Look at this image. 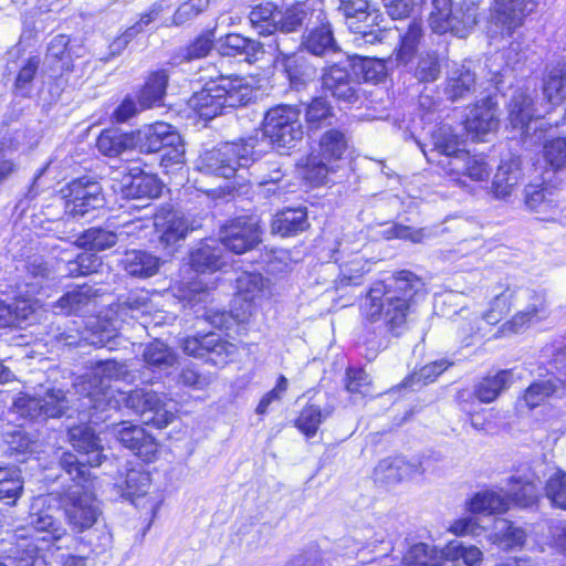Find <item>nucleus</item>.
<instances>
[{
  "label": "nucleus",
  "instance_id": "obj_1",
  "mask_svg": "<svg viewBox=\"0 0 566 566\" xmlns=\"http://www.w3.org/2000/svg\"><path fill=\"white\" fill-rule=\"evenodd\" d=\"M490 303V308L483 313L482 319L489 325L499 323L514 306L525 307L518 311L506 323L509 328L516 333L526 324L546 316V301L544 294L527 287L503 286L500 284Z\"/></svg>",
  "mask_w": 566,
  "mask_h": 566
},
{
  "label": "nucleus",
  "instance_id": "obj_2",
  "mask_svg": "<svg viewBox=\"0 0 566 566\" xmlns=\"http://www.w3.org/2000/svg\"><path fill=\"white\" fill-rule=\"evenodd\" d=\"M253 96V87L243 77H220L196 92L189 99V107L200 118L209 120L222 114L223 109L247 105Z\"/></svg>",
  "mask_w": 566,
  "mask_h": 566
},
{
  "label": "nucleus",
  "instance_id": "obj_3",
  "mask_svg": "<svg viewBox=\"0 0 566 566\" xmlns=\"http://www.w3.org/2000/svg\"><path fill=\"white\" fill-rule=\"evenodd\" d=\"M253 149L254 140L251 138L206 150L198 159V170L223 178L234 177L239 169L248 167L253 161Z\"/></svg>",
  "mask_w": 566,
  "mask_h": 566
},
{
  "label": "nucleus",
  "instance_id": "obj_4",
  "mask_svg": "<svg viewBox=\"0 0 566 566\" xmlns=\"http://www.w3.org/2000/svg\"><path fill=\"white\" fill-rule=\"evenodd\" d=\"M431 4L429 24L436 33L465 38L476 23L478 9L473 4L454 8L451 0H431Z\"/></svg>",
  "mask_w": 566,
  "mask_h": 566
},
{
  "label": "nucleus",
  "instance_id": "obj_5",
  "mask_svg": "<svg viewBox=\"0 0 566 566\" xmlns=\"http://www.w3.org/2000/svg\"><path fill=\"white\" fill-rule=\"evenodd\" d=\"M125 406L145 417V422L158 429L166 428L176 418L171 399L157 391L137 388L125 394Z\"/></svg>",
  "mask_w": 566,
  "mask_h": 566
},
{
  "label": "nucleus",
  "instance_id": "obj_6",
  "mask_svg": "<svg viewBox=\"0 0 566 566\" xmlns=\"http://www.w3.org/2000/svg\"><path fill=\"white\" fill-rule=\"evenodd\" d=\"M541 0H494L488 20L491 38L511 36L535 12Z\"/></svg>",
  "mask_w": 566,
  "mask_h": 566
},
{
  "label": "nucleus",
  "instance_id": "obj_7",
  "mask_svg": "<svg viewBox=\"0 0 566 566\" xmlns=\"http://www.w3.org/2000/svg\"><path fill=\"white\" fill-rule=\"evenodd\" d=\"M300 114V108L292 105L270 108L263 119L264 136L277 147H291L303 137Z\"/></svg>",
  "mask_w": 566,
  "mask_h": 566
},
{
  "label": "nucleus",
  "instance_id": "obj_8",
  "mask_svg": "<svg viewBox=\"0 0 566 566\" xmlns=\"http://www.w3.org/2000/svg\"><path fill=\"white\" fill-rule=\"evenodd\" d=\"M524 205L542 222L566 226V199L560 198L555 187L547 185H526Z\"/></svg>",
  "mask_w": 566,
  "mask_h": 566
},
{
  "label": "nucleus",
  "instance_id": "obj_9",
  "mask_svg": "<svg viewBox=\"0 0 566 566\" xmlns=\"http://www.w3.org/2000/svg\"><path fill=\"white\" fill-rule=\"evenodd\" d=\"M65 518L73 531L82 533L91 528L101 515L97 500L92 492L75 488L61 497Z\"/></svg>",
  "mask_w": 566,
  "mask_h": 566
},
{
  "label": "nucleus",
  "instance_id": "obj_10",
  "mask_svg": "<svg viewBox=\"0 0 566 566\" xmlns=\"http://www.w3.org/2000/svg\"><path fill=\"white\" fill-rule=\"evenodd\" d=\"M370 306L368 315L371 319L382 316L386 326L395 334H399L405 324L410 304L407 298H400L394 293H384L381 284L370 289L368 294Z\"/></svg>",
  "mask_w": 566,
  "mask_h": 566
},
{
  "label": "nucleus",
  "instance_id": "obj_11",
  "mask_svg": "<svg viewBox=\"0 0 566 566\" xmlns=\"http://www.w3.org/2000/svg\"><path fill=\"white\" fill-rule=\"evenodd\" d=\"M62 192L65 198V213L72 217H84L104 205L101 185L88 177L72 180Z\"/></svg>",
  "mask_w": 566,
  "mask_h": 566
},
{
  "label": "nucleus",
  "instance_id": "obj_12",
  "mask_svg": "<svg viewBox=\"0 0 566 566\" xmlns=\"http://www.w3.org/2000/svg\"><path fill=\"white\" fill-rule=\"evenodd\" d=\"M56 513L57 511L52 507L50 497L46 495L35 497L31 504L29 526L39 535L38 539L46 547L55 544L67 534V530L63 526Z\"/></svg>",
  "mask_w": 566,
  "mask_h": 566
},
{
  "label": "nucleus",
  "instance_id": "obj_13",
  "mask_svg": "<svg viewBox=\"0 0 566 566\" xmlns=\"http://www.w3.org/2000/svg\"><path fill=\"white\" fill-rule=\"evenodd\" d=\"M297 48L296 40L279 36L276 39L277 55L274 63L286 74L291 86L301 90L313 78L315 71L304 56L292 52Z\"/></svg>",
  "mask_w": 566,
  "mask_h": 566
},
{
  "label": "nucleus",
  "instance_id": "obj_14",
  "mask_svg": "<svg viewBox=\"0 0 566 566\" xmlns=\"http://www.w3.org/2000/svg\"><path fill=\"white\" fill-rule=\"evenodd\" d=\"M116 486L136 507L149 510L153 515L161 504V495L157 491H150L149 473L142 469L128 470L125 478L116 482Z\"/></svg>",
  "mask_w": 566,
  "mask_h": 566
},
{
  "label": "nucleus",
  "instance_id": "obj_15",
  "mask_svg": "<svg viewBox=\"0 0 566 566\" xmlns=\"http://www.w3.org/2000/svg\"><path fill=\"white\" fill-rule=\"evenodd\" d=\"M262 230L255 217H239L224 226L221 232L220 244L223 250L235 254L245 253L261 242Z\"/></svg>",
  "mask_w": 566,
  "mask_h": 566
},
{
  "label": "nucleus",
  "instance_id": "obj_16",
  "mask_svg": "<svg viewBox=\"0 0 566 566\" xmlns=\"http://www.w3.org/2000/svg\"><path fill=\"white\" fill-rule=\"evenodd\" d=\"M499 104L492 96H486L473 104L467 115L464 127L473 139H482L497 129Z\"/></svg>",
  "mask_w": 566,
  "mask_h": 566
},
{
  "label": "nucleus",
  "instance_id": "obj_17",
  "mask_svg": "<svg viewBox=\"0 0 566 566\" xmlns=\"http://www.w3.org/2000/svg\"><path fill=\"white\" fill-rule=\"evenodd\" d=\"M269 295V281L259 273L244 272L237 279V293L234 305L240 304L242 313L237 312L235 318L243 321L250 315L253 305L261 302ZM235 311H238L235 308Z\"/></svg>",
  "mask_w": 566,
  "mask_h": 566
},
{
  "label": "nucleus",
  "instance_id": "obj_18",
  "mask_svg": "<svg viewBox=\"0 0 566 566\" xmlns=\"http://www.w3.org/2000/svg\"><path fill=\"white\" fill-rule=\"evenodd\" d=\"M322 86L338 101L355 103L359 99V84L349 71L339 64L326 66L322 71Z\"/></svg>",
  "mask_w": 566,
  "mask_h": 566
},
{
  "label": "nucleus",
  "instance_id": "obj_19",
  "mask_svg": "<svg viewBox=\"0 0 566 566\" xmlns=\"http://www.w3.org/2000/svg\"><path fill=\"white\" fill-rule=\"evenodd\" d=\"M447 176L459 185H463L462 176L473 181H485L489 179L491 168L482 156H471L468 151L457 154L443 164Z\"/></svg>",
  "mask_w": 566,
  "mask_h": 566
},
{
  "label": "nucleus",
  "instance_id": "obj_20",
  "mask_svg": "<svg viewBox=\"0 0 566 566\" xmlns=\"http://www.w3.org/2000/svg\"><path fill=\"white\" fill-rule=\"evenodd\" d=\"M566 346L554 357L556 369L563 378L537 380L531 384L523 396V400L531 409L544 403L549 397L558 394L559 387H566Z\"/></svg>",
  "mask_w": 566,
  "mask_h": 566
},
{
  "label": "nucleus",
  "instance_id": "obj_21",
  "mask_svg": "<svg viewBox=\"0 0 566 566\" xmlns=\"http://www.w3.org/2000/svg\"><path fill=\"white\" fill-rule=\"evenodd\" d=\"M507 495L510 504L518 507H532L539 499V479L530 469L517 471L509 479Z\"/></svg>",
  "mask_w": 566,
  "mask_h": 566
},
{
  "label": "nucleus",
  "instance_id": "obj_22",
  "mask_svg": "<svg viewBox=\"0 0 566 566\" xmlns=\"http://www.w3.org/2000/svg\"><path fill=\"white\" fill-rule=\"evenodd\" d=\"M154 227L165 247L184 240L193 226L178 211L161 208L154 217Z\"/></svg>",
  "mask_w": 566,
  "mask_h": 566
},
{
  "label": "nucleus",
  "instance_id": "obj_23",
  "mask_svg": "<svg viewBox=\"0 0 566 566\" xmlns=\"http://www.w3.org/2000/svg\"><path fill=\"white\" fill-rule=\"evenodd\" d=\"M422 472L419 462L407 461L399 457L387 458L376 465L374 479L378 484L392 486Z\"/></svg>",
  "mask_w": 566,
  "mask_h": 566
},
{
  "label": "nucleus",
  "instance_id": "obj_24",
  "mask_svg": "<svg viewBox=\"0 0 566 566\" xmlns=\"http://www.w3.org/2000/svg\"><path fill=\"white\" fill-rule=\"evenodd\" d=\"M190 266L198 273H213L222 270L228 260L219 241L206 240L190 253Z\"/></svg>",
  "mask_w": 566,
  "mask_h": 566
},
{
  "label": "nucleus",
  "instance_id": "obj_25",
  "mask_svg": "<svg viewBox=\"0 0 566 566\" xmlns=\"http://www.w3.org/2000/svg\"><path fill=\"white\" fill-rule=\"evenodd\" d=\"M381 15L377 9L369 7L355 17L349 18V31L354 34L357 45L374 44L382 40L384 30L380 28Z\"/></svg>",
  "mask_w": 566,
  "mask_h": 566
},
{
  "label": "nucleus",
  "instance_id": "obj_26",
  "mask_svg": "<svg viewBox=\"0 0 566 566\" xmlns=\"http://www.w3.org/2000/svg\"><path fill=\"white\" fill-rule=\"evenodd\" d=\"M137 143L144 153H157L168 145L179 143V133L169 124L158 122L137 132Z\"/></svg>",
  "mask_w": 566,
  "mask_h": 566
},
{
  "label": "nucleus",
  "instance_id": "obj_27",
  "mask_svg": "<svg viewBox=\"0 0 566 566\" xmlns=\"http://www.w3.org/2000/svg\"><path fill=\"white\" fill-rule=\"evenodd\" d=\"M511 125L522 134H528L531 124L535 118L533 96L527 91H516L507 105Z\"/></svg>",
  "mask_w": 566,
  "mask_h": 566
},
{
  "label": "nucleus",
  "instance_id": "obj_28",
  "mask_svg": "<svg viewBox=\"0 0 566 566\" xmlns=\"http://www.w3.org/2000/svg\"><path fill=\"white\" fill-rule=\"evenodd\" d=\"M522 178L518 158L511 157L502 160L492 181V192L497 199H505L512 195Z\"/></svg>",
  "mask_w": 566,
  "mask_h": 566
},
{
  "label": "nucleus",
  "instance_id": "obj_29",
  "mask_svg": "<svg viewBox=\"0 0 566 566\" xmlns=\"http://www.w3.org/2000/svg\"><path fill=\"white\" fill-rule=\"evenodd\" d=\"M123 321L116 316L111 308L104 316L92 318L87 323L90 334L84 336L85 340L98 347L106 346L115 338L122 327Z\"/></svg>",
  "mask_w": 566,
  "mask_h": 566
},
{
  "label": "nucleus",
  "instance_id": "obj_30",
  "mask_svg": "<svg viewBox=\"0 0 566 566\" xmlns=\"http://www.w3.org/2000/svg\"><path fill=\"white\" fill-rule=\"evenodd\" d=\"M72 446L80 452L86 454V462L90 467H98L103 463L105 455L99 444V439L88 427H74L70 429Z\"/></svg>",
  "mask_w": 566,
  "mask_h": 566
},
{
  "label": "nucleus",
  "instance_id": "obj_31",
  "mask_svg": "<svg viewBox=\"0 0 566 566\" xmlns=\"http://www.w3.org/2000/svg\"><path fill=\"white\" fill-rule=\"evenodd\" d=\"M84 54V46L80 40H71L65 34L55 35L46 52V57L61 63V69L71 71L73 61Z\"/></svg>",
  "mask_w": 566,
  "mask_h": 566
},
{
  "label": "nucleus",
  "instance_id": "obj_32",
  "mask_svg": "<svg viewBox=\"0 0 566 566\" xmlns=\"http://www.w3.org/2000/svg\"><path fill=\"white\" fill-rule=\"evenodd\" d=\"M128 378H130V374L125 364L115 360L99 363L93 370V378L88 381L90 387H92V381H98V385L95 386L94 391L88 392V397L94 400L95 396L102 395L106 399L108 389L106 381L128 380Z\"/></svg>",
  "mask_w": 566,
  "mask_h": 566
},
{
  "label": "nucleus",
  "instance_id": "obj_33",
  "mask_svg": "<svg viewBox=\"0 0 566 566\" xmlns=\"http://www.w3.org/2000/svg\"><path fill=\"white\" fill-rule=\"evenodd\" d=\"M298 48L313 55L322 56L329 52H336L338 45L334 39L331 24L322 23L319 27L312 28L302 35V41L297 42Z\"/></svg>",
  "mask_w": 566,
  "mask_h": 566
},
{
  "label": "nucleus",
  "instance_id": "obj_34",
  "mask_svg": "<svg viewBox=\"0 0 566 566\" xmlns=\"http://www.w3.org/2000/svg\"><path fill=\"white\" fill-rule=\"evenodd\" d=\"M151 302L148 293L143 290H134L122 296L118 302L111 307V312L119 316L125 322L127 318L138 319L151 310Z\"/></svg>",
  "mask_w": 566,
  "mask_h": 566
},
{
  "label": "nucleus",
  "instance_id": "obj_35",
  "mask_svg": "<svg viewBox=\"0 0 566 566\" xmlns=\"http://www.w3.org/2000/svg\"><path fill=\"white\" fill-rule=\"evenodd\" d=\"M543 94L553 105L560 104L566 97V60L547 66L543 78Z\"/></svg>",
  "mask_w": 566,
  "mask_h": 566
},
{
  "label": "nucleus",
  "instance_id": "obj_36",
  "mask_svg": "<svg viewBox=\"0 0 566 566\" xmlns=\"http://www.w3.org/2000/svg\"><path fill=\"white\" fill-rule=\"evenodd\" d=\"M122 264L128 275L144 279L158 272L160 260L149 252L132 250L124 254Z\"/></svg>",
  "mask_w": 566,
  "mask_h": 566
},
{
  "label": "nucleus",
  "instance_id": "obj_37",
  "mask_svg": "<svg viewBox=\"0 0 566 566\" xmlns=\"http://www.w3.org/2000/svg\"><path fill=\"white\" fill-rule=\"evenodd\" d=\"M511 507L510 499L503 491L486 490L476 493L468 503L472 513L502 514Z\"/></svg>",
  "mask_w": 566,
  "mask_h": 566
},
{
  "label": "nucleus",
  "instance_id": "obj_38",
  "mask_svg": "<svg viewBox=\"0 0 566 566\" xmlns=\"http://www.w3.org/2000/svg\"><path fill=\"white\" fill-rule=\"evenodd\" d=\"M512 384V371L501 370L493 376H486L474 385V397L482 403H490Z\"/></svg>",
  "mask_w": 566,
  "mask_h": 566
},
{
  "label": "nucleus",
  "instance_id": "obj_39",
  "mask_svg": "<svg viewBox=\"0 0 566 566\" xmlns=\"http://www.w3.org/2000/svg\"><path fill=\"white\" fill-rule=\"evenodd\" d=\"M313 13V10L304 3H295L285 10H280L275 32L279 31L283 34L282 36L287 38L286 34L297 32L307 25Z\"/></svg>",
  "mask_w": 566,
  "mask_h": 566
},
{
  "label": "nucleus",
  "instance_id": "obj_40",
  "mask_svg": "<svg viewBox=\"0 0 566 566\" xmlns=\"http://www.w3.org/2000/svg\"><path fill=\"white\" fill-rule=\"evenodd\" d=\"M475 83V73L465 65H459L448 75L446 94L449 99L453 102L459 101L474 91Z\"/></svg>",
  "mask_w": 566,
  "mask_h": 566
},
{
  "label": "nucleus",
  "instance_id": "obj_41",
  "mask_svg": "<svg viewBox=\"0 0 566 566\" xmlns=\"http://www.w3.org/2000/svg\"><path fill=\"white\" fill-rule=\"evenodd\" d=\"M35 316V307L29 298L0 302V327L20 326Z\"/></svg>",
  "mask_w": 566,
  "mask_h": 566
},
{
  "label": "nucleus",
  "instance_id": "obj_42",
  "mask_svg": "<svg viewBox=\"0 0 566 566\" xmlns=\"http://www.w3.org/2000/svg\"><path fill=\"white\" fill-rule=\"evenodd\" d=\"M308 228L304 209H286L276 213L272 220V232L282 237L296 235Z\"/></svg>",
  "mask_w": 566,
  "mask_h": 566
},
{
  "label": "nucleus",
  "instance_id": "obj_43",
  "mask_svg": "<svg viewBox=\"0 0 566 566\" xmlns=\"http://www.w3.org/2000/svg\"><path fill=\"white\" fill-rule=\"evenodd\" d=\"M490 539L503 549H512L524 545L526 533L511 521L499 518L495 521L494 532L490 535Z\"/></svg>",
  "mask_w": 566,
  "mask_h": 566
},
{
  "label": "nucleus",
  "instance_id": "obj_44",
  "mask_svg": "<svg viewBox=\"0 0 566 566\" xmlns=\"http://www.w3.org/2000/svg\"><path fill=\"white\" fill-rule=\"evenodd\" d=\"M135 144L134 137L123 133L116 128L103 130L97 140V149L105 156L117 157L127 149L133 148Z\"/></svg>",
  "mask_w": 566,
  "mask_h": 566
},
{
  "label": "nucleus",
  "instance_id": "obj_45",
  "mask_svg": "<svg viewBox=\"0 0 566 566\" xmlns=\"http://www.w3.org/2000/svg\"><path fill=\"white\" fill-rule=\"evenodd\" d=\"M167 84L168 74L166 71L153 72L138 94L140 108H150L159 105L165 96Z\"/></svg>",
  "mask_w": 566,
  "mask_h": 566
},
{
  "label": "nucleus",
  "instance_id": "obj_46",
  "mask_svg": "<svg viewBox=\"0 0 566 566\" xmlns=\"http://www.w3.org/2000/svg\"><path fill=\"white\" fill-rule=\"evenodd\" d=\"M280 9L273 2H263L252 8L249 20L252 28L261 35L275 33Z\"/></svg>",
  "mask_w": 566,
  "mask_h": 566
},
{
  "label": "nucleus",
  "instance_id": "obj_47",
  "mask_svg": "<svg viewBox=\"0 0 566 566\" xmlns=\"http://www.w3.org/2000/svg\"><path fill=\"white\" fill-rule=\"evenodd\" d=\"M423 34L422 22L412 19L407 30L400 35V45L396 50V60L399 63L408 64L412 60Z\"/></svg>",
  "mask_w": 566,
  "mask_h": 566
},
{
  "label": "nucleus",
  "instance_id": "obj_48",
  "mask_svg": "<svg viewBox=\"0 0 566 566\" xmlns=\"http://www.w3.org/2000/svg\"><path fill=\"white\" fill-rule=\"evenodd\" d=\"M96 298V294L88 285L78 286L65 293L55 304L62 314H74L86 308Z\"/></svg>",
  "mask_w": 566,
  "mask_h": 566
},
{
  "label": "nucleus",
  "instance_id": "obj_49",
  "mask_svg": "<svg viewBox=\"0 0 566 566\" xmlns=\"http://www.w3.org/2000/svg\"><path fill=\"white\" fill-rule=\"evenodd\" d=\"M334 408L328 406L324 409L316 405H306L300 412L295 426L302 431L307 438H312L316 434L321 423L332 416Z\"/></svg>",
  "mask_w": 566,
  "mask_h": 566
},
{
  "label": "nucleus",
  "instance_id": "obj_50",
  "mask_svg": "<svg viewBox=\"0 0 566 566\" xmlns=\"http://www.w3.org/2000/svg\"><path fill=\"white\" fill-rule=\"evenodd\" d=\"M335 117L333 106L325 97H315L306 106L304 118L307 128L317 130L324 125H331Z\"/></svg>",
  "mask_w": 566,
  "mask_h": 566
},
{
  "label": "nucleus",
  "instance_id": "obj_51",
  "mask_svg": "<svg viewBox=\"0 0 566 566\" xmlns=\"http://www.w3.org/2000/svg\"><path fill=\"white\" fill-rule=\"evenodd\" d=\"M346 148L347 140L345 134L338 129H329L322 135L318 149L314 153L333 164L342 158Z\"/></svg>",
  "mask_w": 566,
  "mask_h": 566
},
{
  "label": "nucleus",
  "instance_id": "obj_52",
  "mask_svg": "<svg viewBox=\"0 0 566 566\" xmlns=\"http://www.w3.org/2000/svg\"><path fill=\"white\" fill-rule=\"evenodd\" d=\"M432 143L434 149L446 156V158L439 163L442 168L448 159L463 151L459 149L461 144L460 136L448 125H441L432 133Z\"/></svg>",
  "mask_w": 566,
  "mask_h": 566
},
{
  "label": "nucleus",
  "instance_id": "obj_53",
  "mask_svg": "<svg viewBox=\"0 0 566 566\" xmlns=\"http://www.w3.org/2000/svg\"><path fill=\"white\" fill-rule=\"evenodd\" d=\"M161 4H154L148 13L144 14L140 20L128 28L124 33L117 36L109 44V52L112 56L119 55L128 45V43L143 31L150 22H153L161 11Z\"/></svg>",
  "mask_w": 566,
  "mask_h": 566
},
{
  "label": "nucleus",
  "instance_id": "obj_54",
  "mask_svg": "<svg viewBox=\"0 0 566 566\" xmlns=\"http://www.w3.org/2000/svg\"><path fill=\"white\" fill-rule=\"evenodd\" d=\"M117 240L118 234L114 231L102 228H91L76 239V244L80 248L103 251L114 247Z\"/></svg>",
  "mask_w": 566,
  "mask_h": 566
},
{
  "label": "nucleus",
  "instance_id": "obj_55",
  "mask_svg": "<svg viewBox=\"0 0 566 566\" xmlns=\"http://www.w3.org/2000/svg\"><path fill=\"white\" fill-rule=\"evenodd\" d=\"M39 397L44 418L60 417L69 409V399L61 389L41 387Z\"/></svg>",
  "mask_w": 566,
  "mask_h": 566
},
{
  "label": "nucleus",
  "instance_id": "obj_56",
  "mask_svg": "<svg viewBox=\"0 0 566 566\" xmlns=\"http://www.w3.org/2000/svg\"><path fill=\"white\" fill-rule=\"evenodd\" d=\"M144 360L148 367L167 369L177 361L176 354L163 342L155 340L144 350Z\"/></svg>",
  "mask_w": 566,
  "mask_h": 566
},
{
  "label": "nucleus",
  "instance_id": "obj_57",
  "mask_svg": "<svg viewBox=\"0 0 566 566\" xmlns=\"http://www.w3.org/2000/svg\"><path fill=\"white\" fill-rule=\"evenodd\" d=\"M161 192V185L154 175L140 172L132 178L127 196L136 198H156Z\"/></svg>",
  "mask_w": 566,
  "mask_h": 566
},
{
  "label": "nucleus",
  "instance_id": "obj_58",
  "mask_svg": "<svg viewBox=\"0 0 566 566\" xmlns=\"http://www.w3.org/2000/svg\"><path fill=\"white\" fill-rule=\"evenodd\" d=\"M421 285L422 283L416 274L410 271H400L390 283V290L385 293H394L400 298H407V303L410 304L412 296L419 291Z\"/></svg>",
  "mask_w": 566,
  "mask_h": 566
},
{
  "label": "nucleus",
  "instance_id": "obj_59",
  "mask_svg": "<svg viewBox=\"0 0 566 566\" xmlns=\"http://www.w3.org/2000/svg\"><path fill=\"white\" fill-rule=\"evenodd\" d=\"M44 547H40L34 539H23L14 548V559L18 566H45L42 554Z\"/></svg>",
  "mask_w": 566,
  "mask_h": 566
},
{
  "label": "nucleus",
  "instance_id": "obj_60",
  "mask_svg": "<svg viewBox=\"0 0 566 566\" xmlns=\"http://www.w3.org/2000/svg\"><path fill=\"white\" fill-rule=\"evenodd\" d=\"M447 556L451 560L462 562L465 566H479L483 560V553L473 545L452 542L447 547Z\"/></svg>",
  "mask_w": 566,
  "mask_h": 566
},
{
  "label": "nucleus",
  "instance_id": "obj_61",
  "mask_svg": "<svg viewBox=\"0 0 566 566\" xmlns=\"http://www.w3.org/2000/svg\"><path fill=\"white\" fill-rule=\"evenodd\" d=\"M25 269L31 279V281L25 283L29 286L25 293L35 294L41 289L42 282L51 276L52 269L41 256L29 259Z\"/></svg>",
  "mask_w": 566,
  "mask_h": 566
},
{
  "label": "nucleus",
  "instance_id": "obj_62",
  "mask_svg": "<svg viewBox=\"0 0 566 566\" xmlns=\"http://www.w3.org/2000/svg\"><path fill=\"white\" fill-rule=\"evenodd\" d=\"M333 170V164L312 153L303 169L304 178L314 186L321 185Z\"/></svg>",
  "mask_w": 566,
  "mask_h": 566
},
{
  "label": "nucleus",
  "instance_id": "obj_63",
  "mask_svg": "<svg viewBox=\"0 0 566 566\" xmlns=\"http://www.w3.org/2000/svg\"><path fill=\"white\" fill-rule=\"evenodd\" d=\"M405 562L407 566H438V552L424 543H418L410 547Z\"/></svg>",
  "mask_w": 566,
  "mask_h": 566
},
{
  "label": "nucleus",
  "instance_id": "obj_64",
  "mask_svg": "<svg viewBox=\"0 0 566 566\" xmlns=\"http://www.w3.org/2000/svg\"><path fill=\"white\" fill-rule=\"evenodd\" d=\"M545 494L553 505L566 510V472L558 471L547 480Z\"/></svg>",
  "mask_w": 566,
  "mask_h": 566
}]
</instances>
